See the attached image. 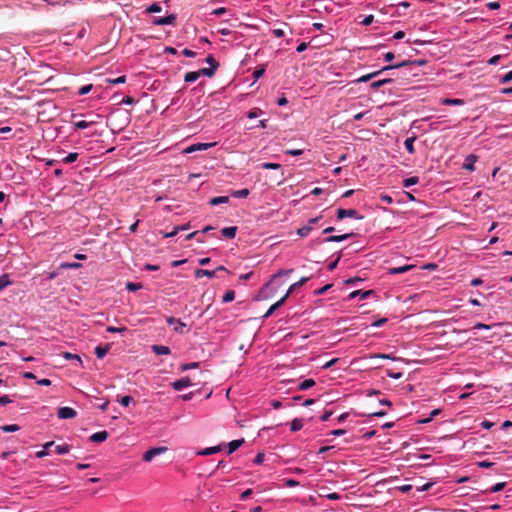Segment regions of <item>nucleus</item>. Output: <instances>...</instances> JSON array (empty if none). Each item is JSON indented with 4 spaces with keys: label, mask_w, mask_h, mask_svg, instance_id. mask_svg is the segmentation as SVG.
Wrapping results in <instances>:
<instances>
[{
    "label": "nucleus",
    "mask_w": 512,
    "mask_h": 512,
    "mask_svg": "<svg viewBox=\"0 0 512 512\" xmlns=\"http://www.w3.org/2000/svg\"><path fill=\"white\" fill-rule=\"evenodd\" d=\"M126 288H127L128 291L135 292V291H137V290L142 288V284L141 283L128 282L126 284Z\"/></svg>",
    "instance_id": "nucleus-41"
},
{
    "label": "nucleus",
    "mask_w": 512,
    "mask_h": 512,
    "mask_svg": "<svg viewBox=\"0 0 512 512\" xmlns=\"http://www.w3.org/2000/svg\"><path fill=\"white\" fill-rule=\"evenodd\" d=\"M293 271H294L293 269L279 270L276 274L273 275L272 281L278 277L287 276V275L291 274Z\"/></svg>",
    "instance_id": "nucleus-45"
},
{
    "label": "nucleus",
    "mask_w": 512,
    "mask_h": 512,
    "mask_svg": "<svg viewBox=\"0 0 512 512\" xmlns=\"http://www.w3.org/2000/svg\"><path fill=\"white\" fill-rule=\"evenodd\" d=\"M261 167L263 169H266V170H270V169H273V170H278V169H281V165L278 164V163H272V162H265V163H262L261 164Z\"/></svg>",
    "instance_id": "nucleus-36"
},
{
    "label": "nucleus",
    "mask_w": 512,
    "mask_h": 512,
    "mask_svg": "<svg viewBox=\"0 0 512 512\" xmlns=\"http://www.w3.org/2000/svg\"><path fill=\"white\" fill-rule=\"evenodd\" d=\"M418 182H419L418 177H416V176L409 177V178H406L403 180V186L407 188V187L417 184Z\"/></svg>",
    "instance_id": "nucleus-34"
},
{
    "label": "nucleus",
    "mask_w": 512,
    "mask_h": 512,
    "mask_svg": "<svg viewBox=\"0 0 512 512\" xmlns=\"http://www.w3.org/2000/svg\"><path fill=\"white\" fill-rule=\"evenodd\" d=\"M225 12H226V8L220 7V8L214 9L212 14L216 15V16H220V15L224 14Z\"/></svg>",
    "instance_id": "nucleus-63"
},
{
    "label": "nucleus",
    "mask_w": 512,
    "mask_h": 512,
    "mask_svg": "<svg viewBox=\"0 0 512 512\" xmlns=\"http://www.w3.org/2000/svg\"><path fill=\"white\" fill-rule=\"evenodd\" d=\"M237 229L236 226L225 227L221 230V233L224 237L233 239L236 236Z\"/></svg>",
    "instance_id": "nucleus-16"
},
{
    "label": "nucleus",
    "mask_w": 512,
    "mask_h": 512,
    "mask_svg": "<svg viewBox=\"0 0 512 512\" xmlns=\"http://www.w3.org/2000/svg\"><path fill=\"white\" fill-rule=\"evenodd\" d=\"M373 20H374V16H373V15H368V16H366V17L363 19V21H362L361 23H362L364 26H368V25L372 24Z\"/></svg>",
    "instance_id": "nucleus-56"
},
{
    "label": "nucleus",
    "mask_w": 512,
    "mask_h": 512,
    "mask_svg": "<svg viewBox=\"0 0 512 512\" xmlns=\"http://www.w3.org/2000/svg\"><path fill=\"white\" fill-rule=\"evenodd\" d=\"M253 493L252 489L243 491L240 495L241 500H246Z\"/></svg>",
    "instance_id": "nucleus-60"
},
{
    "label": "nucleus",
    "mask_w": 512,
    "mask_h": 512,
    "mask_svg": "<svg viewBox=\"0 0 512 512\" xmlns=\"http://www.w3.org/2000/svg\"><path fill=\"white\" fill-rule=\"evenodd\" d=\"M20 429V427L16 424H11V425H4L1 427V430L3 432H16Z\"/></svg>",
    "instance_id": "nucleus-42"
},
{
    "label": "nucleus",
    "mask_w": 512,
    "mask_h": 512,
    "mask_svg": "<svg viewBox=\"0 0 512 512\" xmlns=\"http://www.w3.org/2000/svg\"><path fill=\"white\" fill-rule=\"evenodd\" d=\"M222 450L221 445L214 446V447H208L198 452L199 455L207 456L212 455L215 453H218Z\"/></svg>",
    "instance_id": "nucleus-19"
},
{
    "label": "nucleus",
    "mask_w": 512,
    "mask_h": 512,
    "mask_svg": "<svg viewBox=\"0 0 512 512\" xmlns=\"http://www.w3.org/2000/svg\"><path fill=\"white\" fill-rule=\"evenodd\" d=\"M285 153L288 155H292V156H299V155L303 154V150L302 149H289V150H286Z\"/></svg>",
    "instance_id": "nucleus-53"
},
{
    "label": "nucleus",
    "mask_w": 512,
    "mask_h": 512,
    "mask_svg": "<svg viewBox=\"0 0 512 512\" xmlns=\"http://www.w3.org/2000/svg\"><path fill=\"white\" fill-rule=\"evenodd\" d=\"M166 322L168 325H174V331L180 334L185 333L184 328L186 327V324L182 322L180 319L174 318V317H167Z\"/></svg>",
    "instance_id": "nucleus-5"
},
{
    "label": "nucleus",
    "mask_w": 512,
    "mask_h": 512,
    "mask_svg": "<svg viewBox=\"0 0 512 512\" xmlns=\"http://www.w3.org/2000/svg\"><path fill=\"white\" fill-rule=\"evenodd\" d=\"M182 54L186 57H190V58H193L196 56V53L190 49H187L185 48L183 51H182Z\"/></svg>",
    "instance_id": "nucleus-58"
},
{
    "label": "nucleus",
    "mask_w": 512,
    "mask_h": 512,
    "mask_svg": "<svg viewBox=\"0 0 512 512\" xmlns=\"http://www.w3.org/2000/svg\"><path fill=\"white\" fill-rule=\"evenodd\" d=\"M70 451V446L68 444L58 445L56 446V453L59 455L66 454Z\"/></svg>",
    "instance_id": "nucleus-39"
},
{
    "label": "nucleus",
    "mask_w": 512,
    "mask_h": 512,
    "mask_svg": "<svg viewBox=\"0 0 512 512\" xmlns=\"http://www.w3.org/2000/svg\"><path fill=\"white\" fill-rule=\"evenodd\" d=\"M441 103L447 106H462L464 105V100L459 98H444L441 100Z\"/></svg>",
    "instance_id": "nucleus-15"
},
{
    "label": "nucleus",
    "mask_w": 512,
    "mask_h": 512,
    "mask_svg": "<svg viewBox=\"0 0 512 512\" xmlns=\"http://www.w3.org/2000/svg\"><path fill=\"white\" fill-rule=\"evenodd\" d=\"M345 217H351L355 219H362L363 216H360L355 209H343L339 208L337 210V218L339 220L344 219Z\"/></svg>",
    "instance_id": "nucleus-4"
},
{
    "label": "nucleus",
    "mask_w": 512,
    "mask_h": 512,
    "mask_svg": "<svg viewBox=\"0 0 512 512\" xmlns=\"http://www.w3.org/2000/svg\"><path fill=\"white\" fill-rule=\"evenodd\" d=\"M265 73V68L264 66L262 67H258L255 69V71L253 72V77L257 80L259 79L260 77L263 76V74Z\"/></svg>",
    "instance_id": "nucleus-50"
},
{
    "label": "nucleus",
    "mask_w": 512,
    "mask_h": 512,
    "mask_svg": "<svg viewBox=\"0 0 512 512\" xmlns=\"http://www.w3.org/2000/svg\"><path fill=\"white\" fill-rule=\"evenodd\" d=\"M413 268H414V265H404V266L389 268L388 273L391 275L402 274V273L410 271Z\"/></svg>",
    "instance_id": "nucleus-13"
},
{
    "label": "nucleus",
    "mask_w": 512,
    "mask_h": 512,
    "mask_svg": "<svg viewBox=\"0 0 512 512\" xmlns=\"http://www.w3.org/2000/svg\"><path fill=\"white\" fill-rule=\"evenodd\" d=\"M53 445H54L53 441L45 443L43 446V450L36 452V457L43 458V457L47 456L48 455L47 449Z\"/></svg>",
    "instance_id": "nucleus-29"
},
{
    "label": "nucleus",
    "mask_w": 512,
    "mask_h": 512,
    "mask_svg": "<svg viewBox=\"0 0 512 512\" xmlns=\"http://www.w3.org/2000/svg\"><path fill=\"white\" fill-rule=\"evenodd\" d=\"M79 157V154L76 152L69 153L66 157L63 158V162L65 164H70L75 162Z\"/></svg>",
    "instance_id": "nucleus-32"
},
{
    "label": "nucleus",
    "mask_w": 512,
    "mask_h": 512,
    "mask_svg": "<svg viewBox=\"0 0 512 512\" xmlns=\"http://www.w3.org/2000/svg\"><path fill=\"white\" fill-rule=\"evenodd\" d=\"M121 103L123 104H127V105H132L135 103V100L134 98L130 97V96H126L122 99Z\"/></svg>",
    "instance_id": "nucleus-61"
},
{
    "label": "nucleus",
    "mask_w": 512,
    "mask_h": 512,
    "mask_svg": "<svg viewBox=\"0 0 512 512\" xmlns=\"http://www.w3.org/2000/svg\"><path fill=\"white\" fill-rule=\"evenodd\" d=\"M108 435H109L108 432L105 430L99 431L90 436V441L95 442V443H101L108 438Z\"/></svg>",
    "instance_id": "nucleus-11"
},
{
    "label": "nucleus",
    "mask_w": 512,
    "mask_h": 512,
    "mask_svg": "<svg viewBox=\"0 0 512 512\" xmlns=\"http://www.w3.org/2000/svg\"><path fill=\"white\" fill-rule=\"evenodd\" d=\"M161 11H162V7L159 3H153L146 9L147 13H159Z\"/></svg>",
    "instance_id": "nucleus-38"
},
{
    "label": "nucleus",
    "mask_w": 512,
    "mask_h": 512,
    "mask_svg": "<svg viewBox=\"0 0 512 512\" xmlns=\"http://www.w3.org/2000/svg\"><path fill=\"white\" fill-rule=\"evenodd\" d=\"M512 80V71H509L508 73H506L502 79H501V82L502 83H507V82H510Z\"/></svg>",
    "instance_id": "nucleus-59"
},
{
    "label": "nucleus",
    "mask_w": 512,
    "mask_h": 512,
    "mask_svg": "<svg viewBox=\"0 0 512 512\" xmlns=\"http://www.w3.org/2000/svg\"><path fill=\"white\" fill-rule=\"evenodd\" d=\"M354 236V233H346L343 235H331L324 239L325 242H341Z\"/></svg>",
    "instance_id": "nucleus-12"
},
{
    "label": "nucleus",
    "mask_w": 512,
    "mask_h": 512,
    "mask_svg": "<svg viewBox=\"0 0 512 512\" xmlns=\"http://www.w3.org/2000/svg\"><path fill=\"white\" fill-rule=\"evenodd\" d=\"M505 485H506L505 482L496 483L489 489V491L492 493L499 492L505 487Z\"/></svg>",
    "instance_id": "nucleus-47"
},
{
    "label": "nucleus",
    "mask_w": 512,
    "mask_h": 512,
    "mask_svg": "<svg viewBox=\"0 0 512 512\" xmlns=\"http://www.w3.org/2000/svg\"><path fill=\"white\" fill-rule=\"evenodd\" d=\"M206 62L213 67V69H218L219 63L216 61L213 55H208L206 58Z\"/></svg>",
    "instance_id": "nucleus-43"
},
{
    "label": "nucleus",
    "mask_w": 512,
    "mask_h": 512,
    "mask_svg": "<svg viewBox=\"0 0 512 512\" xmlns=\"http://www.w3.org/2000/svg\"><path fill=\"white\" fill-rule=\"evenodd\" d=\"M194 275L196 278H201L203 276L213 278L216 276V271H210V270H206V269H196L194 271Z\"/></svg>",
    "instance_id": "nucleus-18"
},
{
    "label": "nucleus",
    "mask_w": 512,
    "mask_h": 512,
    "mask_svg": "<svg viewBox=\"0 0 512 512\" xmlns=\"http://www.w3.org/2000/svg\"><path fill=\"white\" fill-rule=\"evenodd\" d=\"M152 351L156 354V355H168L170 354V348L168 346H163V345H153L151 347Z\"/></svg>",
    "instance_id": "nucleus-17"
},
{
    "label": "nucleus",
    "mask_w": 512,
    "mask_h": 512,
    "mask_svg": "<svg viewBox=\"0 0 512 512\" xmlns=\"http://www.w3.org/2000/svg\"><path fill=\"white\" fill-rule=\"evenodd\" d=\"M107 83L109 84H122V83H125L126 82V76H120L118 78H115V79H107L106 80Z\"/></svg>",
    "instance_id": "nucleus-46"
},
{
    "label": "nucleus",
    "mask_w": 512,
    "mask_h": 512,
    "mask_svg": "<svg viewBox=\"0 0 512 512\" xmlns=\"http://www.w3.org/2000/svg\"><path fill=\"white\" fill-rule=\"evenodd\" d=\"M176 20L175 14H170L166 17H155L152 20L154 25H173Z\"/></svg>",
    "instance_id": "nucleus-7"
},
{
    "label": "nucleus",
    "mask_w": 512,
    "mask_h": 512,
    "mask_svg": "<svg viewBox=\"0 0 512 512\" xmlns=\"http://www.w3.org/2000/svg\"><path fill=\"white\" fill-rule=\"evenodd\" d=\"M171 385L174 390L181 391L184 388L191 386L192 381H191L190 377H184V378L174 381Z\"/></svg>",
    "instance_id": "nucleus-8"
},
{
    "label": "nucleus",
    "mask_w": 512,
    "mask_h": 512,
    "mask_svg": "<svg viewBox=\"0 0 512 512\" xmlns=\"http://www.w3.org/2000/svg\"><path fill=\"white\" fill-rule=\"evenodd\" d=\"M228 202H229L228 196L214 197V198H211L209 201L210 205H212V206H216V205L228 203Z\"/></svg>",
    "instance_id": "nucleus-25"
},
{
    "label": "nucleus",
    "mask_w": 512,
    "mask_h": 512,
    "mask_svg": "<svg viewBox=\"0 0 512 512\" xmlns=\"http://www.w3.org/2000/svg\"><path fill=\"white\" fill-rule=\"evenodd\" d=\"M10 284L8 275H2L0 277V291L6 288Z\"/></svg>",
    "instance_id": "nucleus-44"
},
{
    "label": "nucleus",
    "mask_w": 512,
    "mask_h": 512,
    "mask_svg": "<svg viewBox=\"0 0 512 512\" xmlns=\"http://www.w3.org/2000/svg\"><path fill=\"white\" fill-rule=\"evenodd\" d=\"M310 278L309 277H302L299 281L295 282L294 284H292L288 291L286 292V294L284 295L286 298H288L290 296V294H292L296 289L302 287L304 284L307 283V281L309 280Z\"/></svg>",
    "instance_id": "nucleus-10"
},
{
    "label": "nucleus",
    "mask_w": 512,
    "mask_h": 512,
    "mask_svg": "<svg viewBox=\"0 0 512 512\" xmlns=\"http://www.w3.org/2000/svg\"><path fill=\"white\" fill-rule=\"evenodd\" d=\"M198 367H199V362H191V363L183 364L181 366V370L182 371H186L188 369H195V368H198Z\"/></svg>",
    "instance_id": "nucleus-49"
},
{
    "label": "nucleus",
    "mask_w": 512,
    "mask_h": 512,
    "mask_svg": "<svg viewBox=\"0 0 512 512\" xmlns=\"http://www.w3.org/2000/svg\"><path fill=\"white\" fill-rule=\"evenodd\" d=\"M107 332L109 333H116V332H124L127 330L126 327H114V326H108L107 327Z\"/></svg>",
    "instance_id": "nucleus-51"
},
{
    "label": "nucleus",
    "mask_w": 512,
    "mask_h": 512,
    "mask_svg": "<svg viewBox=\"0 0 512 512\" xmlns=\"http://www.w3.org/2000/svg\"><path fill=\"white\" fill-rule=\"evenodd\" d=\"M287 300V298L285 296H283L279 301H277L276 303H274L269 309L268 311L265 313L264 315V318H268L270 317L275 310H277L279 307H281L285 301Z\"/></svg>",
    "instance_id": "nucleus-14"
},
{
    "label": "nucleus",
    "mask_w": 512,
    "mask_h": 512,
    "mask_svg": "<svg viewBox=\"0 0 512 512\" xmlns=\"http://www.w3.org/2000/svg\"><path fill=\"white\" fill-rule=\"evenodd\" d=\"M93 88V85L92 84H88V85H84L82 86L79 91H78V94L79 95H86L88 94Z\"/></svg>",
    "instance_id": "nucleus-48"
},
{
    "label": "nucleus",
    "mask_w": 512,
    "mask_h": 512,
    "mask_svg": "<svg viewBox=\"0 0 512 512\" xmlns=\"http://www.w3.org/2000/svg\"><path fill=\"white\" fill-rule=\"evenodd\" d=\"M265 454L264 453H258L254 459L255 464H261L264 461Z\"/></svg>",
    "instance_id": "nucleus-57"
},
{
    "label": "nucleus",
    "mask_w": 512,
    "mask_h": 512,
    "mask_svg": "<svg viewBox=\"0 0 512 512\" xmlns=\"http://www.w3.org/2000/svg\"><path fill=\"white\" fill-rule=\"evenodd\" d=\"M373 293L372 290H368V291H362V290H356V291H353L349 294V298L350 299H353L357 296L361 297V299H366L368 298L369 295H371Z\"/></svg>",
    "instance_id": "nucleus-20"
},
{
    "label": "nucleus",
    "mask_w": 512,
    "mask_h": 512,
    "mask_svg": "<svg viewBox=\"0 0 512 512\" xmlns=\"http://www.w3.org/2000/svg\"><path fill=\"white\" fill-rule=\"evenodd\" d=\"M409 64H410V62L403 61L402 63L397 64V65L385 66V67H383L382 69H380L378 71H375V72H372V73H369V74L361 76L360 78H358L356 80V82H367V81L371 80L372 78L376 77L377 75L381 74L384 71L393 70L395 68H400V67H405V66H408Z\"/></svg>",
    "instance_id": "nucleus-1"
},
{
    "label": "nucleus",
    "mask_w": 512,
    "mask_h": 512,
    "mask_svg": "<svg viewBox=\"0 0 512 512\" xmlns=\"http://www.w3.org/2000/svg\"><path fill=\"white\" fill-rule=\"evenodd\" d=\"M307 47H308V44H307V43H305V42H302V43H300V44L297 46L296 51H297V52H299V53H301V52L305 51V50L307 49Z\"/></svg>",
    "instance_id": "nucleus-64"
},
{
    "label": "nucleus",
    "mask_w": 512,
    "mask_h": 512,
    "mask_svg": "<svg viewBox=\"0 0 512 512\" xmlns=\"http://www.w3.org/2000/svg\"><path fill=\"white\" fill-rule=\"evenodd\" d=\"M432 485H433V483L428 482V483L423 484L422 486H417L416 489H417V491H421V492L427 491L432 487Z\"/></svg>",
    "instance_id": "nucleus-54"
},
{
    "label": "nucleus",
    "mask_w": 512,
    "mask_h": 512,
    "mask_svg": "<svg viewBox=\"0 0 512 512\" xmlns=\"http://www.w3.org/2000/svg\"><path fill=\"white\" fill-rule=\"evenodd\" d=\"M415 140H416V137H409L404 141L405 148L410 154H413L415 152V149H414Z\"/></svg>",
    "instance_id": "nucleus-26"
},
{
    "label": "nucleus",
    "mask_w": 512,
    "mask_h": 512,
    "mask_svg": "<svg viewBox=\"0 0 512 512\" xmlns=\"http://www.w3.org/2000/svg\"><path fill=\"white\" fill-rule=\"evenodd\" d=\"M216 70L217 69H213V67L202 68L199 70V73H200V75H204V76L211 78L215 75Z\"/></svg>",
    "instance_id": "nucleus-33"
},
{
    "label": "nucleus",
    "mask_w": 512,
    "mask_h": 512,
    "mask_svg": "<svg viewBox=\"0 0 512 512\" xmlns=\"http://www.w3.org/2000/svg\"><path fill=\"white\" fill-rule=\"evenodd\" d=\"M167 450H168L167 447H154V448H151V449L147 450L143 454V460L145 462H150V461H152V459L154 457L165 453Z\"/></svg>",
    "instance_id": "nucleus-3"
},
{
    "label": "nucleus",
    "mask_w": 512,
    "mask_h": 512,
    "mask_svg": "<svg viewBox=\"0 0 512 512\" xmlns=\"http://www.w3.org/2000/svg\"><path fill=\"white\" fill-rule=\"evenodd\" d=\"M110 349V345H106V346H101V345H98L96 348H95V354L96 356L99 358V359H102L106 356V354L108 353Z\"/></svg>",
    "instance_id": "nucleus-21"
},
{
    "label": "nucleus",
    "mask_w": 512,
    "mask_h": 512,
    "mask_svg": "<svg viewBox=\"0 0 512 512\" xmlns=\"http://www.w3.org/2000/svg\"><path fill=\"white\" fill-rule=\"evenodd\" d=\"M77 415L76 411L70 407H61L58 409L57 416L60 419H72Z\"/></svg>",
    "instance_id": "nucleus-6"
},
{
    "label": "nucleus",
    "mask_w": 512,
    "mask_h": 512,
    "mask_svg": "<svg viewBox=\"0 0 512 512\" xmlns=\"http://www.w3.org/2000/svg\"><path fill=\"white\" fill-rule=\"evenodd\" d=\"M134 399L131 396H123L119 402L123 406H128L131 402H133Z\"/></svg>",
    "instance_id": "nucleus-52"
},
{
    "label": "nucleus",
    "mask_w": 512,
    "mask_h": 512,
    "mask_svg": "<svg viewBox=\"0 0 512 512\" xmlns=\"http://www.w3.org/2000/svg\"><path fill=\"white\" fill-rule=\"evenodd\" d=\"M393 81L392 78H385L381 80H377L371 83L372 89H378L381 86H384L385 84L391 83Z\"/></svg>",
    "instance_id": "nucleus-27"
},
{
    "label": "nucleus",
    "mask_w": 512,
    "mask_h": 512,
    "mask_svg": "<svg viewBox=\"0 0 512 512\" xmlns=\"http://www.w3.org/2000/svg\"><path fill=\"white\" fill-rule=\"evenodd\" d=\"M62 356L66 360H77L80 363V365H82V360H81L80 356L77 355V354H73V353H70V352H63Z\"/></svg>",
    "instance_id": "nucleus-35"
},
{
    "label": "nucleus",
    "mask_w": 512,
    "mask_h": 512,
    "mask_svg": "<svg viewBox=\"0 0 512 512\" xmlns=\"http://www.w3.org/2000/svg\"><path fill=\"white\" fill-rule=\"evenodd\" d=\"M96 122H97L96 120H91V121L81 120V121L75 122L74 127L76 129H85V128L89 127L90 125L95 124Z\"/></svg>",
    "instance_id": "nucleus-28"
},
{
    "label": "nucleus",
    "mask_w": 512,
    "mask_h": 512,
    "mask_svg": "<svg viewBox=\"0 0 512 512\" xmlns=\"http://www.w3.org/2000/svg\"><path fill=\"white\" fill-rule=\"evenodd\" d=\"M214 145H215L214 143H197V144H193V145L188 146L184 150V153H193L195 151L207 150L208 148H210V147H212Z\"/></svg>",
    "instance_id": "nucleus-9"
},
{
    "label": "nucleus",
    "mask_w": 512,
    "mask_h": 512,
    "mask_svg": "<svg viewBox=\"0 0 512 512\" xmlns=\"http://www.w3.org/2000/svg\"><path fill=\"white\" fill-rule=\"evenodd\" d=\"M200 76L201 75L199 73V70L198 71H191V72H187L185 74L184 80L187 83H191V82L196 81Z\"/></svg>",
    "instance_id": "nucleus-23"
},
{
    "label": "nucleus",
    "mask_w": 512,
    "mask_h": 512,
    "mask_svg": "<svg viewBox=\"0 0 512 512\" xmlns=\"http://www.w3.org/2000/svg\"><path fill=\"white\" fill-rule=\"evenodd\" d=\"M475 156L474 155H470L466 158V162L464 163L463 167L467 170H474V161H475Z\"/></svg>",
    "instance_id": "nucleus-31"
},
{
    "label": "nucleus",
    "mask_w": 512,
    "mask_h": 512,
    "mask_svg": "<svg viewBox=\"0 0 512 512\" xmlns=\"http://www.w3.org/2000/svg\"><path fill=\"white\" fill-rule=\"evenodd\" d=\"M387 322V318H380L372 323L373 327H381Z\"/></svg>",
    "instance_id": "nucleus-55"
},
{
    "label": "nucleus",
    "mask_w": 512,
    "mask_h": 512,
    "mask_svg": "<svg viewBox=\"0 0 512 512\" xmlns=\"http://www.w3.org/2000/svg\"><path fill=\"white\" fill-rule=\"evenodd\" d=\"M249 195L248 189H241L232 192V196L235 198H245Z\"/></svg>",
    "instance_id": "nucleus-37"
},
{
    "label": "nucleus",
    "mask_w": 512,
    "mask_h": 512,
    "mask_svg": "<svg viewBox=\"0 0 512 512\" xmlns=\"http://www.w3.org/2000/svg\"><path fill=\"white\" fill-rule=\"evenodd\" d=\"M303 427V420L299 418H295L291 422V431L296 432L301 430Z\"/></svg>",
    "instance_id": "nucleus-30"
},
{
    "label": "nucleus",
    "mask_w": 512,
    "mask_h": 512,
    "mask_svg": "<svg viewBox=\"0 0 512 512\" xmlns=\"http://www.w3.org/2000/svg\"><path fill=\"white\" fill-rule=\"evenodd\" d=\"M321 218H322V216H318V217L309 219L307 225H305L297 230V234L301 237H307L310 234V232L314 229V226L319 222V220Z\"/></svg>",
    "instance_id": "nucleus-2"
},
{
    "label": "nucleus",
    "mask_w": 512,
    "mask_h": 512,
    "mask_svg": "<svg viewBox=\"0 0 512 512\" xmlns=\"http://www.w3.org/2000/svg\"><path fill=\"white\" fill-rule=\"evenodd\" d=\"M315 385V381L313 379H305L298 384V389L301 391L307 390Z\"/></svg>",
    "instance_id": "nucleus-24"
},
{
    "label": "nucleus",
    "mask_w": 512,
    "mask_h": 512,
    "mask_svg": "<svg viewBox=\"0 0 512 512\" xmlns=\"http://www.w3.org/2000/svg\"><path fill=\"white\" fill-rule=\"evenodd\" d=\"M235 298V292L233 290H228L226 291V293L224 294L223 296V302L224 303H228V302H231L233 301Z\"/></svg>",
    "instance_id": "nucleus-40"
},
{
    "label": "nucleus",
    "mask_w": 512,
    "mask_h": 512,
    "mask_svg": "<svg viewBox=\"0 0 512 512\" xmlns=\"http://www.w3.org/2000/svg\"><path fill=\"white\" fill-rule=\"evenodd\" d=\"M500 58H501V56H500V55H495V56L491 57V58L488 60V63H489L490 65H496V64L499 62Z\"/></svg>",
    "instance_id": "nucleus-62"
},
{
    "label": "nucleus",
    "mask_w": 512,
    "mask_h": 512,
    "mask_svg": "<svg viewBox=\"0 0 512 512\" xmlns=\"http://www.w3.org/2000/svg\"><path fill=\"white\" fill-rule=\"evenodd\" d=\"M244 443V439H237L229 442L228 444V453L231 454L235 452L242 444Z\"/></svg>",
    "instance_id": "nucleus-22"
}]
</instances>
